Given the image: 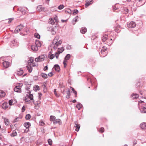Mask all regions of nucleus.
I'll list each match as a JSON object with an SVG mask.
<instances>
[{
  "instance_id": "obj_1",
  "label": "nucleus",
  "mask_w": 146,
  "mask_h": 146,
  "mask_svg": "<svg viewBox=\"0 0 146 146\" xmlns=\"http://www.w3.org/2000/svg\"><path fill=\"white\" fill-rule=\"evenodd\" d=\"M59 38V36H56L54 38L51 45L52 48L56 50L57 49L58 46L62 44V41L61 40H58Z\"/></svg>"
},
{
  "instance_id": "obj_2",
  "label": "nucleus",
  "mask_w": 146,
  "mask_h": 146,
  "mask_svg": "<svg viewBox=\"0 0 146 146\" xmlns=\"http://www.w3.org/2000/svg\"><path fill=\"white\" fill-rule=\"evenodd\" d=\"M34 61V58L33 57H31L30 58L29 60H28V63L29 66H27V67L28 70L29 72H31L32 71V67H34L35 66L33 64V62Z\"/></svg>"
},
{
  "instance_id": "obj_3",
  "label": "nucleus",
  "mask_w": 146,
  "mask_h": 146,
  "mask_svg": "<svg viewBox=\"0 0 146 146\" xmlns=\"http://www.w3.org/2000/svg\"><path fill=\"white\" fill-rule=\"evenodd\" d=\"M64 50V48L63 47L59 48L58 49L57 52L55 53V56L56 59H57L58 58L60 54L62 53Z\"/></svg>"
},
{
  "instance_id": "obj_4",
  "label": "nucleus",
  "mask_w": 146,
  "mask_h": 146,
  "mask_svg": "<svg viewBox=\"0 0 146 146\" xmlns=\"http://www.w3.org/2000/svg\"><path fill=\"white\" fill-rule=\"evenodd\" d=\"M23 85L22 84H20L19 85L17 86L14 88V91L19 93H21V86Z\"/></svg>"
},
{
  "instance_id": "obj_5",
  "label": "nucleus",
  "mask_w": 146,
  "mask_h": 146,
  "mask_svg": "<svg viewBox=\"0 0 146 146\" xmlns=\"http://www.w3.org/2000/svg\"><path fill=\"white\" fill-rule=\"evenodd\" d=\"M55 22H58V18L57 16H55L54 18H50L49 19V23L50 24L53 25Z\"/></svg>"
},
{
  "instance_id": "obj_6",
  "label": "nucleus",
  "mask_w": 146,
  "mask_h": 146,
  "mask_svg": "<svg viewBox=\"0 0 146 146\" xmlns=\"http://www.w3.org/2000/svg\"><path fill=\"white\" fill-rule=\"evenodd\" d=\"M45 56L44 55L40 56L37 58L35 59V61L36 62H39L43 61L45 59Z\"/></svg>"
},
{
  "instance_id": "obj_7",
  "label": "nucleus",
  "mask_w": 146,
  "mask_h": 146,
  "mask_svg": "<svg viewBox=\"0 0 146 146\" xmlns=\"http://www.w3.org/2000/svg\"><path fill=\"white\" fill-rule=\"evenodd\" d=\"M23 26L20 25L18 26L15 29V33H18L19 31H20L23 29Z\"/></svg>"
},
{
  "instance_id": "obj_8",
  "label": "nucleus",
  "mask_w": 146,
  "mask_h": 146,
  "mask_svg": "<svg viewBox=\"0 0 146 146\" xmlns=\"http://www.w3.org/2000/svg\"><path fill=\"white\" fill-rule=\"evenodd\" d=\"M136 25V24L134 22L132 21L127 24V27L129 28H134Z\"/></svg>"
},
{
  "instance_id": "obj_9",
  "label": "nucleus",
  "mask_w": 146,
  "mask_h": 146,
  "mask_svg": "<svg viewBox=\"0 0 146 146\" xmlns=\"http://www.w3.org/2000/svg\"><path fill=\"white\" fill-rule=\"evenodd\" d=\"M74 126L76 127L75 130L77 131H78L80 127V125L78 124L77 122H75L74 123Z\"/></svg>"
},
{
  "instance_id": "obj_10",
  "label": "nucleus",
  "mask_w": 146,
  "mask_h": 146,
  "mask_svg": "<svg viewBox=\"0 0 146 146\" xmlns=\"http://www.w3.org/2000/svg\"><path fill=\"white\" fill-rule=\"evenodd\" d=\"M93 0H86V3L85 5V6L86 7H88L90 4H91L92 3V1Z\"/></svg>"
},
{
  "instance_id": "obj_11",
  "label": "nucleus",
  "mask_w": 146,
  "mask_h": 146,
  "mask_svg": "<svg viewBox=\"0 0 146 146\" xmlns=\"http://www.w3.org/2000/svg\"><path fill=\"white\" fill-rule=\"evenodd\" d=\"M3 65L4 67L5 68H7L10 65V63L8 61H4L3 63Z\"/></svg>"
},
{
  "instance_id": "obj_12",
  "label": "nucleus",
  "mask_w": 146,
  "mask_h": 146,
  "mask_svg": "<svg viewBox=\"0 0 146 146\" xmlns=\"http://www.w3.org/2000/svg\"><path fill=\"white\" fill-rule=\"evenodd\" d=\"M31 49L32 50L34 51H36L38 50V48L34 44L31 46Z\"/></svg>"
},
{
  "instance_id": "obj_13",
  "label": "nucleus",
  "mask_w": 146,
  "mask_h": 146,
  "mask_svg": "<svg viewBox=\"0 0 146 146\" xmlns=\"http://www.w3.org/2000/svg\"><path fill=\"white\" fill-rule=\"evenodd\" d=\"M38 48H40L41 46V44L40 42L38 40H36L35 44Z\"/></svg>"
},
{
  "instance_id": "obj_14",
  "label": "nucleus",
  "mask_w": 146,
  "mask_h": 146,
  "mask_svg": "<svg viewBox=\"0 0 146 146\" xmlns=\"http://www.w3.org/2000/svg\"><path fill=\"white\" fill-rule=\"evenodd\" d=\"M12 43L14 46H18L19 44V42L17 41V40L16 39H13L11 41Z\"/></svg>"
},
{
  "instance_id": "obj_15",
  "label": "nucleus",
  "mask_w": 146,
  "mask_h": 146,
  "mask_svg": "<svg viewBox=\"0 0 146 146\" xmlns=\"http://www.w3.org/2000/svg\"><path fill=\"white\" fill-rule=\"evenodd\" d=\"M2 107L4 109H6L8 108V104L7 103H4L2 105Z\"/></svg>"
},
{
  "instance_id": "obj_16",
  "label": "nucleus",
  "mask_w": 146,
  "mask_h": 146,
  "mask_svg": "<svg viewBox=\"0 0 146 146\" xmlns=\"http://www.w3.org/2000/svg\"><path fill=\"white\" fill-rule=\"evenodd\" d=\"M53 123L55 124L58 123L60 125L61 123V121L60 119H58L54 120Z\"/></svg>"
},
{
  "instance_id": "obj_17",
  "label": "nucleus",
  "mask_w": 146,
  "mask_h": 146,
  "mask_svg": "<svg viewBox=\"0 0 146 146\" xmlns=\"http://www.w3.org/2000/svg\"><path fill=\"white\" fill-rule=\"evenodd\" d=\"M48 30L50 31L53 35H54L56 33V32L54 31V29L52 27H49Z\"/></svg>"
},
{
  "instance_id": "obj_18",
  "label": "nucleus",
  "mask_w": 146,
  "mask_h": 146,
  "mask_svg": "<svg viewBox=\"0 0 146 146\" xmlns=\"http://www.w3.org/2000/svg\"><path fill=\"white\" fill-rule=\"evenodd\" d=\"M23 70L20 69H19V70L17 71L16 73L18 75L21 76L23 74Z\"/></svg>"
},
{
  "instance_id": "obj_19",
  "label": "nucleus",
  "mask_w": 146,
  "mask_h": 146,
  "mask_svg": "<svg viewBox=\"0 0 146 146\" xmlns=\"http://www.w3.org/2000/svg\"><path fill=\"white\" fill-rule=\"evenodd\" d=\"M54 68L56 71L57 72H59L60 69L59 66L58 65H55L54 66Z\"/></svg>"
},
{
  "instance_id": "obj_20",
  "label": "nucleus",
  "mask_w": 146,
  "mask_h": 146,
  "mask_svg": "<svg viewBox=\"0 0 146 146\" xmlns=\"http://www.w3.org/2000/svg\"><path fill=\"white\" fill-rule=\"evenodd\" d=\"M140 111L142 113H146V107L143 106L140 109Z\"/></svg>"
},
{
  "instance_id": "obj_21",
  "label": "nucleus",
  "mask_w": 146,
  "mask_h": 146,
  "mask_svg": "<svg viewBox=\"0 0 146 146\" xmlns=\"http://www.w3.org/2000/svg\"><path fill=\"white\" fill-rule=\"evenodd\" d=\"M140 127L143 129H146V123H141L140 125Z\"/></svg>"
},
{
  "instance_id": "obj_22",
  "label": "nucleus",
  "mask_w": 146,
  "mask_h": 146,
  "mask_svg": "<svg viewBox=\"0 0 146 146\" xmlns=\"http://www.w3.org/2000/svg\"><path fill=\"white\" fill-rule=\"evenodd\" d=\"M19 9L23 14H25L26 12V10L22 7L19 8Z\"/></svg>"
},
{
  "instance_id": "obj_23",
  "label": "nucleus",
  "mask_w": 146,
  "mask_h": 146,
  "mask_svg": "<svg viewBox=\"0 0 146 146\" xmlns=\"http://www.w3.org/2000/svg\"><path fill=\"white\" fill-rule=\"evenodd\" d=\"M131 97L133 99H136L138 98L139 95L137 94H133L131 95Z\"/></svg>"
},
{
  "instance_id": "obj_24",
  "label": "nucleus",
  "mask_w": 146,
  "mask_h": 146,
  "mask_svg": "<svg viewBox=\"0 0 146 146\" xmlns=\"http://www.w3.org/2000/svg\"><path fill=\"white\" fill-rule=\"evenodd\" d=\"M5 92L2 90H0V97H3L5 96Z\"/></svg>"
},
{
  "instance_id": "obj_25",
  "label": "nucleus",
  "mask_w": 146,
  "mask_h": 146,
  "mask_svg": "<svg viewBox=\"0 0 146 146\" xmlns=\"http://www.w3.org/2000/svg\"><path fill=\"white\" fill-rule=\"evenodd\" d=\"M24 126L27 128H28L31 126V124L29 122L25 123L24 124Z\"/></svg>"
},
{
  "instance_id": "obj_26",
  "label": "nucleus",
  "mask_w": 146,
  "mask_h": 146,
  "mask_svg": "<svg viewBox=\"0 0 146 146\" xmlns=\"http://www.w3.org/2000/svg\"><path fill=\"white\" fill-rule=\"evenodd\" d=\"M43 9V8L41 5H39L37 6V10L38 11H41Z\"/></svg>"
},
{
  "instance_id": "obj_27",
  "label": "nucleus",
  "mask_w": 146,
  "mask_h": 146,
  "mask_svg": "<svg viewBox=\"0 0 146 146\" xmlns=\"http://www.w3.org/2000/svg\"><path fill=\"white\" fill-rule=\"evenodd\" d=\"M66 92L67 95L66 96V98L67 99H68L70 98V90L68 89V90Z\"/></svg>"
},
{
  "instance_id": "obj_28",
  "label": "nucleus",
  "mask_w": 146,
  "mask_h": 146,
  "mask_svg": "<svg viewBox=\"0 0 146 146\" xmlns=\"http://www.w3.org/2000/svg\"><path fill=\"white\" fill-rule=\"evenodd\" d=\"M87 31V29L86 28H82L80 30L81 33L82 34H84Z\"/></svg>"
},
{
  "instance_id": "obj_29",
  "label": "nucleus",
  "mask_w": 146,
  "mask_h": 146,
  "mask_svg": "<svg viewBox=\"0 0 146 146\" xmlns=\"http://www.w3.org/2000/svg\"><path fill=\"white\" fill-rule=\"evenodd\" d=\"M40 102L39 101L38 102V103L36 104H35V108L36 109L38 110L39 108V106L38 105L39 104H40Z\"/></svg>"
},
{
  "instance_id": "obj_30",
  "label": "nucleus",
  "mask_w": 146,
  "mask_h": 146,
  "mask_svg": "<svg viewBox=\"0 0 146 146\" xmlns=\"http://www.w3.org/2000/svg\"><path fill=\"white\" fill-rule=\"evenodd\" d=\"M108 37V36L107 35H104L102 38V40L103 41H105L107 39Z\"/></svg>"
},
{
  "instance_id": "obj_31",
  "label": "nucleus",
  "mask_w": 146,
  "mask_h": 146,
  "mask_svg": "<svg viewBox=\"0 0 146 146\" xmlns=\"http://www.w3.org/2000/svg\"><path fill=\"white\" fill-rule=\"evenodd\" d=\"M82 105L78 103L76 106V107L78 108L79 110H80V109L82 108Z\"/></svg>"
},
{
  "instance_id": "obj_32",
  "label": "nucleus",
  "mask_w": 146,
  "mask_h": 146,
  "mask_svg": "<svg viewBox=\"0 0 146 146\" xmlns=\"http://www.w3.org/2000/svg\"><path fill=\"white\" fill-rule=\"evenodd\" d=\"M4 121L6 125H8L9 123V120L6 118H4Z\"/></svg>"
},
{
  "instance_id": "obj_33",
  "label": "nucleus",
  "mask_w": 146,
  "mask_h": 146,
  "mask_svg": "<svg viewBox=\"0 0 146 146\" xmlns=\"http://www.w3.org/2000/svg\"><path fill=\"white\" fill-rule=\"evenodd\" d=\"M29 93L30 94L29 95L28 98H29L31 100H33V96L32 94H30L31 93V92L30 91H29Z\"/></svg>"
},
{
  "instance_id": "obj_34",
  "label": "nucleus",
  "mask_w": 146,
  "mask_h": 146,
  "mask_svg": "<svg viewBox=\"0 0 146 146\" xmlns=\"http://www.w3.org/2000/svg\"><path fill=\"white\" fill-rule=\"evenodd\" d=\"M17 133L16 131L13 130V131L12 133L11 134V136L12 137H14L16 136L17 135Z\"/></svg>"
},
{
  "instance_id": "obj_35",
  "label": "nucleus",
  "mask_w": 146,
  "mask_h": 146,
  "mask_svg": "<svg viewBox=\"0 0 146 146\" xmlns=\"http://www.w3.org/2000/svg\"><path fill=\"white\" fill-rule=\"evenodd\" d=\"M41 76L44 78H47V75L45 73H42L41 74Z\"/></svg>"
},
{
  "instance_id": "obj_36",
  "label": "nucleus",
  "mask_w": 146,
  "mask_h": 146,
  "mask_svg": "<svg viewBox=\"0 0 146 146\" xmlns=\"http://www.w3.org/2000/svg\"><path fill=\"white\" fill-rule=\"evenodd\" d=\"M55 118L56 117L55 116L52 115H51L50 116V121H54V120H55Z\"/></svg>"
},
{
  "instance_id": "obj_37",
  "label": "nucleus",
  "mask_w": 146,
  "mask_h": 146,
  "mask_svg": "<svg viewBox=\"0 0 146 146\" xmlns=\"http://www.w3.org/2000/svg\"><path fill=\"white\" fill-rule=\"evenodd\" d=\"M34 90L35 91H37L39 90V87L38 86L35 85L34 87Z\"/></svg>"
},
{
  "instance_id": "obj_38",
  "label": "nucleus",
  "mask_w": 146,
  "mask_h": 146,
  "mask_svg": "<svg viewBox=\"0 0 146 146\" xmlns=\"http://www.w3.org/2000/svg\"><path fill=\"white\" fill-rule=\"evenodd\" d=\"M70 58V54H68L64 58V60H67L69 59Z\"/></svg>"
},
{
  "instance_id": "obj_39",
  "label": "nucleus",
  "mask_w": 146,
  "mask_h": 146,
  "mask_svg": "<svg viewBox=\"0 0 146 146\" xmlns=\"http://www.w3.org/2000/svg\"><path fill=\"white\" fill-rule=\"evenodd\" d=\"M31 117V116L29 114L26 115L25 118L27 120H29L30 119Z\"/></svg>"
},
{
  "instance_id": "obj_40",
  "label": "nucleus",
  "mask_w": 146,
  "mask_h": 146,
  "mask_svg": "<svg viewBox=\"0 0 146 146\" xmlns=\"http://www.w3.org/2000/svg\"><path fill=\"white\" fill-rule=\"evenodd\" d=\"M107 48L105 47H103L101 50V53L102 54L106 50Z\"/></svg>"
},
{
  "instance_id": "obj_41",
  "label": "nucleus",
  "mask_w": 146,
  "mask_h": 146,
  "mask_svg": "<svg viewBox=\"0 0 146 146\" xmlns=\"http://www.w3.org/2000/svg\"><path fill=\"white\" fill-rule=\"evenodd\" d=\"M55 56V55H54L53 54H52L51 55H50L48 56V57L50 59H53Z\"/></svg>"
},
{
  "instance_id": "obj_42",
  "label": "nucleus",
  "mask_w": 146,
  "mask_h": 146,
  "mask_svg": "<svg viewBox=\"0 0 146 146\" xmlns=\"http://www.w3.org/2000/svg\"><path fill=\"white\" fill-rule=\"evenodd\" d=\"M38 39H39L40 38V36L38 33H35L34 35Z\"/></svg>"
},
{
  "instance_id": "obj_43",
  "label": "nucleus",
  "mask_w": 146,
  "mask_h": 146,
  "mask_svg": "<svg viewBox=\"0 0 146 146\" xmlns=\"http://www.w3.org/2000/svg\"><path fill=\"white\" fill-rule=\"evenodd\" d=\"M54 94L55 96L57 97H59L60 95L59 94H57V93L56 92V89H54Z\"/></svg>"
},
{
  "instance_id": "obj_44",
  "label": "nucleus",
  "mask_w": 146,
  "mask_h": 146,
  "mask_svg": "<svg viewBox=\"0 0 146 146\" xmlns=\"http://www.w3.org/2000/svg\"><path fill=\"white\" fill-rule=\"evenodd\" d=\"M104 127H102L99 130V132H100L102 133L104 132Z\"/></svg>"
},
{
  "instance_id": "obj_45",
  "label": "nucleus",
  "mask_w": 146,
  "mask_h": 146,
  "mask_svg": "<svg viewBox=\"0 0 146 146\" xmlns=\"http://www.w3.org/2000/svg\"><path fill=\"white\" fill-rule=\"evenodd\" d=\"M118 9V7H117L116 6V5H115L113 7V11H115L116 10Z\"/></svg>"
},
{
  "instance_id": "obj_46",
  "label": "nucleus",
  "mask_w": 146,
  "mask_h": 146,
  "mask_svg": "<svg viewBox=\"0 0 146 146\" xmlns=\"http://www.w3.org/2000/svg\"><path fill=\"white\" fill-rule=\"evenodd\" d=\"M48 144L50 145H52V140L51 139H49L48 140Z\"/></svg>"
},
{
  "instance_id": "obj_47",
  "label": "nucleus",
  "mask_w": 146,
  "mask_h": 146,
  "mask_svg": "<svg viewBox=\"0 0 146 146\" xmlns=\"http://www.w3.org/2000/svg\"><path fill=\"white\" fill-rule=\"evenodd\" d=\"M63 8V5H60L58 7V8L60 10L62 9Z\"/></svg>"
},
{
  "instance_id": "obj_48",
  "label": "nucleus",
  "mask_w": 146,
  "mask_h": 146,
  "mask_svg": "<svg viewBox=\"0 0 146 146\" xmlns=\"http://www.w3.org/2000/svg\"><path fill=\"white\" fill-rule=\"evenodd\" d=\"M13 100H10L9 101V103L10 106H11L13 105Z\"/></svg>"
},
{
  "instance_id": "obj_49",
  "label": "nucleus",
  "mask_w": 146,
  "mask_h": 146,
  "mask_svg": "<svg viewBox=\"0 0 146 146\" xmlns=\"http://www.w3.org/2000/svg\"><path fill=\"white\" fill-rule=\"evenodd\" d=\"M40 125L41 126H44V123L42 121H40Z\"/></svg>"
},
{
  "instance_id": "obj_50",
  "label": "nucleus",
  "mask_w": 146,
  "mask_h": 146,
  "mask_svg": "<svg viewBox=\"0 0 146 146\" xmlns=\"http://www.w3.org/2000/svg\"><path fill=\"white\" fill-rule=\"evenodd\" d=\"M19 117H17L16 118L13 120V122L15 123L17 122V121H18L19 120Z\"/></svg>"
},
{
  "instance_id": "obj_51",
  "label": "nucleus",
  "mask_w": 146,
  "mask_h": 146,
  "mask_svg": "<svg viewBox=\"0 0 146 146\" xmlns=\"http://www.w3.org/2000/svg\"><path fill=\"white\" fill-rule=\"evenodd\" d=\"M52 75H53L52 73V72H50L48 74V75L50 77L52 76Z\"/></svg>"
},
{
  "instance_id": "obj_52",
  "label": "nucleus",
  "mask_w": 146,
  "mask_h": 146,
  "mask_svg": "<svg viewBox=\"0 0 146 146\" xmlns=\"http://www.w3.org/2000/svg\"><path fill=\"white\" fill-rule=\"evenodd\" d=\"M66 60H64L63 62V64H64V67H66Z\"/></svg>"
},
{
  "instance_id": "obj_53",
  "label": "nucleus",
  "mask_w": 146,
  "mask_h": 146,
  "mask_svg": "<svg viewBox=\"0 0 146 146\" xmlns=\"http://www.w3.org/2000/svg\"><path fill=\"white\" fill-rule=\"evenodd\" d=\"M13 20V19L11 18L9 19V21H8V23H11V21Z\"/></svg>"
},
{
  "instance_id": "obj_54",
  "label": "nucleus",
  "mask_w": 146,
  "mask_h": 146,
  "mask_svg": "<svg viewBox=\"0 0 146 146\" xmlns=\"http://www.w3.org/2000/svg\"><path fill=\"white\" fill-rule=\"evenodd\" d=\"M78 12L77 10H74L73 11V13L77 14L78 13Z\"/></svg>"
},
{
  "instance_id": "obj_55",
  "label": "nucleus",
  "mask_w": 146,
  "mask_h": 146,
  "mask_svg": "<svg viewBox=\"0 0 146 146\" xmlns=\"http://www.w3.org/2000/svg\"><path fill=\"white\" fill-rule=\"evenodd\" d=\"M48 68V67L47 66H45L44 67L43 70L44 71H45L46 70H47Z\"/></svg>"
},
{
  "instance_id": "obj_56",
  "label": "nucleus",
  "mask_w": 146,
  "mask_h": 146,
  "mask_svg": "<svg viewBox=\"0 0 146 146\" xmlns=\"http://www.w3.org/2000/svg\"><path fill=\"white\" fill-rule=\"evenodd\" d=\"M77 17H76L74 18V19H73V21H74L75 22H76L77 21Z\"/></svg>"
},
{
  "instance_id": "obj_57",
  "label": "nucleus",
  "mask_w": 146,
  "mask_h": 146,
  "mask_svg": "<svg viewBox=\"0 0 146 146\" xmlns=\"http://www.w3.org/2000/svg\"><path fill=\"white\" fill-rule=\"evenodd\" d=\"M25 110V107L24 106H23L22 108V112H23Z\"/></svg>"
},
{
  "instance_id": "obj_58",
  "label": "nucleus",
  "mask_w": 146,
  "mask_h": 146,
  "mask_svg": "<svg viewBox=\"0 0 146 146\" xmlns=\"http://www.w3.org/2000/svg\"><path fill=\"white\" fill-rule=\"evenodd\" d=\"M137 141H136V140L135 141L133 142V145H134L136 144H137Z\"/></svg>"
},
{
  "instance_id": "obj_59",
  "label": "nucleus",
  "mask_w": 146,
  "mask_h": 146,
  "mask_svg": "<svg viewBox=\"0 0 146 146\" xmlns=\"http://www.w3.org/2000/svg\"><path fill=\"white\" fill-rule=\"evenodd\" d=\"M73 92L75 94V95H76L75 97H76V95H77V92H76V91H74Z\"/></svg>"
},
{
  "instance_id": "obj_60",
  "label": "nucleus",
  "mask_w": 146,
  "mask_h": 146,
  "mask_svg": "<svg viewBox=\"0 0 146 146\" xmlns=\"http://www.w3.org/2000/svg\"><path fill=\"white\" fill-rule=\"evenodd\" d=\"M143 101H140L139 102V104H141V103H143Z\"/></svg>"
},
{
  "instance_id": "obj_61",
  "label": "nucleus",
  "mask_w": 146,
  "mask_h": 146,
  "mask_svg": "<svg viewBox=\"0 0 146 146\" xmlns=\"http://www.w3.org/2000/svg\"><path fill=\"white\" fill-rule=\"evenodd\" d=\"M38 94L39 95V98H40V97L42 96V94L40 93H38Z\"/></svg>"
},
{
  "instance_id": "obj_62",
  "label": "nucleus",
  "mask_w": 146,
  "mask_h": 146,
  "mask_svg": "<svg viewBox=\"0 0 146 146\" xmlns=\"http://www.w3.org/2000/svg\"><path fill=\"white\" fill-rule=\"evenodd\" d=\"M26 102H28V103H30V101L29 100H27V99L26 100Z\"/></svg>"
},
{
  "instance_id": "obj_63",
  "label": "nucleus",
  "mask_w": 146,
  "mask_h": 146,
  "mask_svg": "<svg viewBox=\"0 0 146 146\" xmlns=\"http://www.w3.org/2000/svg\"><path fill=\"white\" fill-rule=\"evenodd\" d=\"M66 21V20H62L61 21L62 23H64Z\"/></svg>"
},
{
  "instance_id": "obj_64",
  "label": "nucleus",
  "mask_w": 146,
  "mask_h": 146,
  "mask_svg": "<svg viewBox=\"0 0 146 146\" xmlns=\"http://www.w3.org/2000/svg\"><path fill=\"white\" fill-rule=\"evenodd\" d=\"M72 102L73 103H75L76 102V100H73Z\"/></svg>"
}]
</instances>
